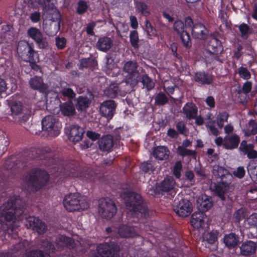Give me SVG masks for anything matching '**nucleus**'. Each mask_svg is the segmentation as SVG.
I'll list each match as a JSON object with an SVG mask.
<instances>
[{
    "label": "nucleus",
    "mask_w": 257,
    "mask_h": 257,
    "mask_svg": "<svg viewBox=\"0 0 257 257\" xmlns=\"http://www.w3.org/2000/svg\"><path fill=\"white\" fill-rule=\"evenodd\" d=\"M252 86V83L250 81L245 82L242 86V90L243 93L246 94L250 92Z\"/></svg>",
    "instance_id": "nucleus-64"
},
{
    "label": "nucleus",
    "mask_w": 257,
    "mask_h": 257,
    "mask_svg": "<svg viewBox=\"0 0 257 257\" xmlns=\"http://www.w3.org/2000/svg\"><path fill=\"white\" fill-rule=\"evenodd\" d=\"M84 130L76 124H69L65 127V133L69 140L74 143L82 140Z\"/></svg>",
    "instance_id": "nucleus-11"
},
{
    "label": "nucleus",
    "mask_w": 257,
    "mask_h": 257,
    "mask_svg": "<svg viewBox=\"0 0 257 257\" xmlns=\"http://www.w3.org/2000/svg\"><path fill=\"white\" fill-rule=\"evenodd\" d=\"M177 152L179 154L182 156H194L195 154L194 151L186 149L183 147H179L178 148Z\"/></svg>",
    "instance_id": "nucleus-53"
},
{
    "label": "nucleus",
    "mask_w": 257,
    "mask_h": 257,
    "mask_svg": "<svg viewBox=\"0 0 257 257\" xmlns=\"http://www.w3.org/2000/svg\"><path fill=\"white\" fill-rule=\"evenodd\" d=\"M198 109L196 105L192 103H186L183 108V112L188 119H193L196 116Z\"/></svg>",
    "instance_id": "nucleus-29"
},
{
    "label": "nucleus",
    "mask_w": 257,
    "mask_h": 257,
    "mask_svg": "<svg viewBox=\"0 0 257 257\" xmlns=\"http://www.w3.org/2000/svg\"><path fill=\"white\" fill-rule=\"evenodd\" d=\"M126 207L130 212H133L138 218L146 217L147 215L146 205L143 202L140 195L132 193L129 196V201L126 203Z\"/></svg>",
    "instance_id": "nucleus-5"
},
{
    "label": "nucleus",
    "mask_w": 257,
    "mask_h": 257,
    "mask_svg": "<svg viewBox=\"0 0 257 257\" xmlns=\"http://www.w3.org/2000/svg\"><path fill=\"white\" fill-rule=\"evenodd\" d=\"M34 5L39 4L45 10L43 26L52 33H56L60 29V16L58 11L53 8L52 0H31Z\"/></svg>",
    "instance_id": "nucleus-2"
},
{
    "label": "nucleus",
    "mask_w": 257,
    "mask_h": 257,
    "mask_svg": "<svg viewBox=\"0 0 257 257\" xmlns=\"http://www.w3.org/2000/svg\"><path fill=\"white\" fill-rule=\"evenodd\" d=\"M226 187H222L220 185L217 186L216 188V193L222 200L225 199L224 194L226 192Z\"/></svg>",
    "instance_id": "nucleus-58"
},
{
    "label": "nucleus",
    "mask_w": 257,
    "mask_h": 257,
    "mask_svg": "<svg viewBox=\"0 0 257 257\" xmlns=\"http://www.w3.org/2000/svg\"><path fill=\"white\" fill-rule=\"evenodd\" d=\"M2 29L5 30L6 32L0 37V43L8 42L12 38L10 32L11 27L8 25H4Z\"/></svg>",
    "instance_id": "nucleus-40"
},
{
    "label": "nucleus",
    "mask_w": 257,
    "mask_h": 257,
    "mask_svg": "<svg viewBox=\"0 0 257 257\" xmlns=\"http://www.w3.org/2000/svg\"><path fill=\"white\" fill-rule=\"evenodd\" d=\"M238 242L237 237L233 233H230L224 237V242L226 246L228 247L235 246Z\"/></svg>",
    "instance_id": "nucleus-36"
},
{
    "label": "nucleus",
    "mask_w": 257,
    "mask_h": 257,
    "mask_svg": "<svg viewBox=\"0 0 257 257\" xmlns=\"http://www.w3.org/2000/svg\"><path fill=\"white\" fill-rule=\"evenodd\" d=\"M176 128L178 132L181 134L185 135L188 133L185 123L183 121H179L177 123Z\"/></svg>",
    "instance_id": "nucleus-57"
},
{
    "label": "nucleus",
    "mask_w": 257,
    "mask_h": 257,
    "mask_svg": "<svg viewBox=\"0 0 257 257\" xmlns=\"http://www.w3.org/2000/svg\"><path fill=\"white\" fill-rule=\"evenodd\" d=\"M141 82L144 87L148 90H151L154 87V83L146 75H144L141 77Z\"/></svg>",
    "instance_id": "nucleus-44"
},
{
    "label": "nucleus",
    "mask_w": 257,
    "mask_h": 257,
    "mask_svg": "<svg viewBox=\"0 0 257 257\" xmlns=\"http://www.w3.org/2000/svg\"><path fill=\"white\" fill-rule=\"evenodd\" d=\"M119 247L114 243H101L97 247L98 254L101 257H120Z\"/></svg>",
    "instance_id": "nucleus-9"
},
{
    "label": "nucleus",
    "mask_w": 257,
    "mask_h": 257,
    "mask_svg": "<svg viewBox=\"0 0 257 257\" xmlns=\"http://www.w3.org/2000/svg\"><path fill=\"white\" fill-rule=\"evenodd\" d=\"M205 125L207 128L209 130L210 132L213 135L216 136L219 135V132L215 126L214 120L206 121Z\"/></svg>",
    "instance_id": "nucleus-48"
},
{
    "label": "nucleus",
    "mask_w": 257,
    "mask_h": 257,
    "mask_svg": "<svg viewBox=\"0 0 257 257\" xmlns=\"http://www.w3.org/2000/svg\"><path fill=\"white\" fill-rule=\"evenodd\" d=\"M212 173L215 176L222 178L225 175L227 174L228 172L227 170L224 168L216 165L213 167Z\"/></svg>",
    "instance_id": "nucleus-41"
},
{
    "label": "nucleus",
    "mask_w": 257,
    "mask_h": 257,
    "mask_svg": "<svg viewBox=\"0 0 257 257\" xmlns=\"http://www.w3.org/2000/svg\"><path fill=\"white\" fill-rule=\"evenodd\" d=\"M137 9L144 16L147 17L150 14L149 10L147 5L143 3H139L137 4Z\"/></svg>",
    "instance_id": "nucleus-49"
},
{
    "label": "nucleus",
    "mask_w": 257,
    "mask_h": 257,
    "mask_svg": "<svg viewBox=\"0 0 257 257\" xmlns=\"http://www.w3.org/2000/svg\"><path fill=\"white\" fill-rule=\"evenodd\" d=\"M60 110L62 113L66 116L72 115L75 113V109L71 101L62 104L60 106Z\"/></svg>",
    "instance_id": "nucleus-34"
},
{
    "label": "nucleus",
    "mask_w": 257,
    "mask_h": 257,
    "mask_svg": "<svg viewBox=\"0 0 257 257\" xmlns=\"http://www.w3.org/2000/svg\"><path fill=\"white\" fill-rule=\"evenodd\" d=\"M48 180V174L44 170H39L27 176L23 181V185L28 189L37 190L45 184Z\"/></svg>",
    "instance_id": "nucleus-4"
},
{
    "label": "nucleus",
    "mask_w": 257,
    "mask_h": 257,
    "mask_svg": "<svg viewBox=\"0 0 257 257\" xmlns=\"http://www.w3.org/2000/svg\"><path fill=\"white\" fill-rule=\"evenodd\" d=\"M130 41L132 46L135 48L138 47L139 36L137 31L131 32L130 34Z\"/></svg>",
    "instance_id": "nucleus-47"
},
{
    "label": "nucleus",
    "mask_w": 257,
    "mask_h": 257,
    "mask_svg": "<svg viewBox=\"0 0 257 257\" xmlns=\"http://www.w3.org/2000/svg\"><path fill=\"white\" fill-rule=\"evenodd\" d=\"M89 103L87 97L80 96L77 99L76 106L78 110H83L88 106Z\"/></svg>",
    "instance_id": "nucleus-39"
},
{
    "label": "nucleus",
    "mask_w": 257,
    "mask_h": 257,
    "mask_svg": "<svg viewBox=\"0 0 257 257\" xmlns=\"http://www.w3.org/2000/svg\"><path fill=\"white\" fill-rule=\"evenodd\" d=\"M175 184L173 177H167L161 183L160 188L162 191L168 192L173 189Z\"/></svg>",
    "instance_id": "nucleus-33"
},
{
    "label": "nucleus",
    "mask_w": 257,
    "mask_h": 257,
    "mask_svg": "<svg viewBox=\"0 0 257 257\" xmlns=\"http://www.w3.org/2000/svg\"><path fill=\"white\" fill-rule=\"evenodd\" d=\"M98 212L102 217L110 219L116 212L115 205L111 199L102 198L98 202Z\"/></svg>",
    "instance_id": "nucleus-7"
},
{
    "label": "nucleus",
    "mask_w": 257,
    "mask_h": 257,
    "mask_svg": "<svg viewBox=\"0 0 257 257\" xmlns=\"http://www.w3.org/2000/svg\"><path fill=\"white\" fill-rule=\"evenodd\" d=\"M66 39L63 38L57 37L56 38V45L58 48L62 49L64 48L66 45Z\"/></svg>",
    "instance_id": "nucleus-62"
},
{
    "label": "nucleus",
    "mask_w": 257,
    "mask_h": 257,
    "mask_svg": "<svg viewBox=\"0 0 257 257\" xmlns=\"http://www.w3.org/2000/svg\"><path fill=\"white\" fill-rule=\"evenodd\" d=\"M168 99L165 94L162 92L158 93L155 98V102L158 105H163L166 103Z\"/></svg>",
    "instance_id": "nucleus-51"
},
{
    "label": "nucleus",
    "mask_w": 257,
    "mask_h": 257,
    "mask_svg": "<svg viewBox=\"0 0 257 257\" xmlns=\"http://www.w3.org/2000/svg\"><path fill=\"white\" fill-rule=\"evenodd\" d=\"M19 201L11 198L0 207V222L3 229L8 232L15 230L19 226L17 218L24 212L23 208L17 206Z\"/></svg>",
    "instance_id": "nucleus-1"
},
{
    "label": "nucleus",
    "mask_w": 257,
    "mask_h": 257,
    "mask_svg": "<svg viewBox=\"0 0 257 257\" xmlns=\"http://www.w3.org/2000/svg\"><path fill=\"white\" fill-rule=\"evenodd\" d=\"M174 30L176 33L180 34V38L184 47L189 49L191 46L190 36L186 31L184 30V25L182 21L177 20L174 24Z\"/></svg>",
    "instance_id": "nucleus-12"
},
{
    "label": "nucleus",
    "mask_w": 257,
    "mask_h": 257,
    "mask_svg": "<svg viewBox=\"0 0 257 257\" xmlns=\"http://www.w3.org/2000/svg\"><path fill=\"white\" fill-rule=\"evenodd\" d=\"M206 217L202 211L195 212L192 215L190 223L193 227L200 228L204 225Z\"/></svg>",
    "instance_id": "nucleus-20"
},
{
    "label": "nucleus",
    "mask_w": 257,
    "mask_h": 257,
    "mask_svg": "<svg viewBox=\"0 0 257 257\" xmlns=\"http://www.w3.org/2000/svg\"><path fill=\"white\" fill-rule=\"evenodd\" d=\"M28 35L36 42L39 48L44 49L48 47L47 39L43 37L41 31L36 28H30L28 30Z\"/></svg>",
    "instance_id": "nucleus-14"
},
{
    "label": "nucleus",
    "mask_w": 257,
    "mask_h": 257,
    "mask_svg": "<svg viewBox=\"0 0 257 257\" xmlns=\"http://www.w3.org/2000/svg\"><path fill=\"white\" fill-rule=\"evenodd\" d=\"M25 257H50V255L47 253L44 254L40 250H36L27 253Z\"/></svg>",
    "instance_id": "nucleus-56"
},
{
    "label": "nucleus",
    "mask_w": 257,
    "mask_h": 257,
    "mask_svg": "<svg viewBox=\"0 0 257 257\" xmlns=\"http://www.w3.org/2000/svg\"><path fill=\"white\" fill-rule=\"evenodd\" d=\"M169 155V151L164 146L157 147L153 151V156L158 160H166L168 159Z\"/></svg>",
    "instance_id": "nucleus-31"
},
{
    "label": "nucleus",
    "mask_w": 257,
    "mask_h": 257,
    "mask_svg": "<svg viewBox=\"0 0 257 257\" xmlns=\"http://www.w3.org/2000/svg\"><path fill=\"white\" fill-rule=\"evenodd\" d=\"M141 169L145 173L150 174L154 170L155 168L151 161H147L141 164Z\"/></svg>",
    "instance_id": "nucleus-46"
},
{
    "label": "nucleus",
    "mask_w": 257,
    "mask_h": 257,
    "mask_svg": "<svg viewBox=\"0 0 257 257\" xmlns=\"http://www.w3.org/2000/svg\"><path fill=\"white\" fill-rule=\"evenodd\" d=\"M207 49L209 53L217 54L222 51V47L220 42L216 38L212 37L207 43Z\"/></svg>",
    "instance_id": "nucleus-24"
},
{
    "label": "nucleus",
    "mask_w": 257,
    "mask_h": 257,
    "mask_svg": "<svg viewBox=\"0 0 257 257\" xmlns=\"http://www.w3.org/2000/svg\"><path fill=\"white\" fill-rule=\"evenodd\" d=\"M61 92L64 96H66L68 98H73L75 95L73 90L69 88L62 89Z\"/></svg>",
    "instance_id": "nucleus-60"
},
{
    "label": "nucleus",
    "mask_w": 257,
    "mask_h": 257,
    "mask_svg": "<svg viewBox=\"0 0 257 257\" xmlns=\"http://www.w3.org/2000/svg\"><path fill=\"white\" fill-rule=\"evenodd\" d=\"M26 226L39 234L44 233L47 230L46 224L34 216H30L26 219Z\"/></svg>",
    "instance_id": "nucleus-13"
},
{
    "label": "nucleus",
    "mask_w": 257,
    "mask_h": 257,
    "mask_svg": "<svg viewBox=\"0 0 257 257\" xmlns=\"http://www.w3.org/2000/svg\"><path fill=\"white\" fill-rule=\"evenodd\" d=\"M208 34L206 27L200 23L195 24L192 27L191 34L194 39L204 40L206 38Z\"/></svg>",
    "instance_id": "nucleus-16"
},
{
    "label": "nucleus",
    "mask_w": 257,
    "mask_h": 257,
    "mask_svg": "<svg viewBox=\"0 0 257 257\" xmlns=\"http://www.w3.org/2000/svg\"><path fill=\"white\" fill-rule=\"evenodd\" d=\"M116 105L113 100H107L102 102L100 107L101 115L108 119H111L115 110Z\"/></svg>",
    "instance_id": "nucleus-15"
},
{
    "label": "nucleus",
    "mask_w": 257,
    "mask_h": 257,
    "mask_svg": "<svg viewBox=\"0 0 257 257\" xmlns=\"http://www.w3.org/2000/svg\"><path fill=\"white\" fill-rule=\"evenodd\" d=\"M17 52L22 59L25 61L30 62L34 60L35 51L32 43L26 41H20L18 45Z\"/></svg>",
    "instance_id": "nucleus-8"
},
{
    "label": "nucleus",
    "mask_w": 257,
    "mask_h": 257,
    "mask_svg": "<svg viewBox=\"0 0 257 257\" xmlns=\"http://www.w3.org/2000/svg\"><path fill=\"white\" fill-rule=\"evenodd\" d=\"M99 148L103 151H109L113 146V137L106 135L101 138L98 142Z\"/></svg>",
    "instance_id": "nucleus-23"
},
{
    "label": "nucleus",
    "mask_w": 257,
    "mask_h": 257,
    "mask_svg": "<svg viewBox=\"0 0 257 257\" xmlns=\"http://www.w3.org/2000/svg\"><path fill=\"white\" fill-rule=\"evenodd\" d=\"M41 247L44 248L48 253L54 252L56 248L47 239L42 241Z\"/></svg>",
    "instance_id": "nucleus-50"
},
{
    "label": "nucleus",
    "mask_w": 257,
    "mask_h": 257,
    "mask_svg": "<svg viewBox=\"0 0 257 257\" xmlns=\"http://www.w3.org/2000/svg\"><path fill=\"white\" fill-rule=\"evenodd\" d=\"M228 114L225 112L219 113L216 116V123L220 128L223 126L224 123L227 121L228 119Z\"/></svg>",
    "instance_id": "nucleus-42"
},
{
    "label": "nucleus",
    "mask_w": 257,
    "mask_h": 257,
    "mask_svg": "<svg viewBox=\"0 0 257 257\" xmlns=\"http://www.w3.org/2000/svg\"><path fill=\"white\" fill-rule=\"evenodd\" d=\"M182 167V165L180 161L177 162L173 167V174L177 178H179L181 176Z\"/></svg>",
    "instance_id": "nucleus-54"
},
{
    "label": "nucleus",
    "mask_w": 257,
    "mask_h": 257,
    "mask_svg": "<svg viewBox=\"0 0 257 257\" xmlns=\"http://www.w3.org/2000/svg\"><path fill=\"white\" fill-rule=\"evenodd\" d=\"M88 8V6L85 2L80 1L78 3L77 12L79 14H83Z\"/></svg>",
    "instance_id": "nucleus-59"
},
{
    "label": "nucleus",
    "mask_w": 257,
    "mask_h": 257,
    "mask_svg": "<svg viewBox=\"0 0 257 257\" xmlns=\"http://www.w3.org/2000/svg\"><path fill=\"white\" fill-rule=\"evenodd\" d=\"M247 170L251 180L257 183V160L250 161L247 165Z\"/></svg>",
    "instance_id": "nucleus-32"
},
{
    "label": "nucleus",
    "mask_w": 257,
    "mask_h": 257,
    "mask_svg": "<svg viewBox=\"0 0 257 257\" xmlns=\"http://www.w3.org/2000/svg\"><path fill=\"white\" fill-rule=\"evenodd\" d=\"M123 69L125 72L132 75V84H137L139 80V75L137 71V64L136 62L135 61L127 62L124 64Z\"/></svg>",
    "instance_id": "nucleus-17"
},
{
    "label": "nucleus",
    "mask_w": 257,
    "mask_h": 257,
    "mask_svg": "<svg viewBox=\"0 0 257 257\" xmlns=\"http://www.w3.org/2000/svg\"><path fill=\"white\" fill-rule=\"evenodd\" d=\"M174 210L179 216L185 217L192 212V205L186 199H175L174 202Z\"/></svg>",
    "instance_id": "nucleus-10"
},
{
    "label": "nucleus",
    "mask_w": 257,
    "mask_h": 257,
    "mask_svg": "<svg viewBox=\"0 0 257 257\" xmlns=\"http://www.w3.org/2000/svg\"><path fill=\"white\" fill-rule=\"evenodd\" d=\"M8 145V137L5 133L0 132V156L7 150Z\"/></svg>",
    "instance_id": "nucleus-38"
},
{
    "label": "nucleus",
    "mask_w": 257,
    "mask_h": 257,
    "mask_svg": "<svg viewBox=\"0 0 257 257\" xmlns=\"http://www.w3.org/2000/svg\"><path fill=\"white\" fill-rule=\"evenodd\" d=\"M240 139L236 135L227 136L224 138L223 146L227 149H232L237 147Z\"/></svg>",
    "instance_id": "nucleus-27"
},
{
    "label": "nucleus",
    "mask_w": 257,
    "mask_h": 257,
    "mask_svg": "<svg viewBox=\"0 0 257 257\" xmlns=\"http://www.w3.org/2000/svg\"><path fill=\"white\" fill-rule=\"evenodd\" d=\"M203 240L212 244L217 240V234L214 232L205 233L203 235Z\"/></svg>",
    "instance_id": "nucleus-45"
},
{
    "label": "nucleus",
    "mask_w": 257,
    "mask_h": 257,
    "mask_svg": "<svg viewBox=\"0 0 257 257\" xmlns=\"http://www.w3.org/2000/svg\"><path fill=\"white\" fill-rule=\"evenodd\" d=\"M86 136L92 141H95L100 137V135L91 131H88L86 132Z\"/></svg>",
    "instance_id": "nucleus-63"
},
{
    "label": "nucleus",
    "mask_w": 257,
    "mask_h": 257,
    "mask_svg": "<svg viewBox=\"0 0 257 257\" xmlns=\"http://www.w3.org/2000/svg\"><path fill=\"white\" fill-rule=\"evenodd\" d=\"M118 235L121 237H133L138 235L134 228L128 225H120L117 229Z\"/></svg>",
    "instance_id": "nucleus-22"
},
{
    "label": "nucleus",
    "mask_w": 257,
    "mask_h": 257,
    "mask_svg": "<svg viewBox=\"0 0 257 257\" xmlns=\"http://www.w3.org/2000/svg\"><path fill=\"white\" fill-rule=\"evenodd\" d=\"M29 84L32 88L39 90L41 92H45L47 89V85L43 83L41 77L32 78L29 81Z\"/></svg>",
    "instance_id": "nucleus-30"
},
{
    "label": "nucleus",
    "mask_w": 257,
    "mask_h": 257,
    "mask_svg": "<svg viewBox=\"0 0 257 257\" xmlns=\"http://www.w3.org/2000/svg\"><path fill=\"white\" fill-rule=\"evenodd\" d=\"M194 79L201 84H210L212 81V77L209 74L197 72L195 74Z\"/></svg>",
    "instance_id": "nucleus-35"
},
{
    "label": "nucleus",
    "mask_w": 257,
    "mask_h": 257,
    "mask_svg": "<svg viewBox=\"0 0 257 257\" xmlns=\"http://www.w3.org/2000/svg\"><path fill=\"white\" fill-rule=\"evenodd\" d=\"M197 203L199 209L203 212L210 208L212 205L211 199L205 194H202L198 197Z\"/></svg>",
    "instance_id": "nucleus-26"
},
{
    "label": "nucleus",
    "mask_w": 257,
    "mask_h": 257,
    "mask_svg": "<svg viewBox=\"0 0 257 257\" xmlns=\"http://www.w3.org/2000/svg\"><path fill=\"white\" fill-rule=\"evenodd\" d=\"M238 74L239 76L243 79L247 80L250 78V73L248 69L243 67L238 68Z\"/></svg>",
    "instance_id": "nucleus-52"
},
{
    "label": "nucleus",
    "mask_w": 257,
    "mask_h": 257,
    "mask_svg": "<svg viewBox=\"0 0 257 257\" xmlns=\"http://www.w3.org/2000/svg\"><path fill=\"white\" fill-rule=\"evenodd\" d=\"M257 249V241L247 240L243 242L240 246V254L248 256L254 253Z\"/></svg>",
    "instance_id": "nucleus-19"
},
{
    "label": "nucleus",
    "mask_w": 257,
    "mask_h": 257,
    "mask_svg": "<svg viewBox=\"0 0 257 257\" xmlns=\"http://www.w3.org/2000/svg\"><path fill=\"white\" fill-rule=\"evenodd\" d=\"M239 150L244 154H246L249 159L257 158V151L254 150V145L253 144H246L245 141H242L240 144Z\"/></svg>",
    "instance_id": "nucleus-21"
},
{
    "label": "nucleus",
    "mask_w": 257,
    "mask_h": 257,
    "mask_svg": "<svg viewBox=\"0 0 257 257\" xmlns=\"http://www.w3.org/2000/svg\"><path fill=\"white\" fill-rule=\"evenodd\" d=\"M118 90V89L117 86L114 84H111L107 90L106 94L109 97L113 98L116 96Z\"/></svg>",
    "instance_id": "nucleus-55"
},
{
    "label": "nucleus",
    "mask_w": 257,
    "mask_h": 257,
    "mask_svg": "<svg viewBox=\"0 0 257 257\" xmlns=\"http://www.w3.org/2000/svg\"><path fill=\"white\" fill-rule=\"evenodd\" d=\"M11 114L10 115L12 118L8 117L10 121H16L18 117L24 111V106L20 101H12L10 104Z\"/></svg>",
    "instance_id": "nucleus-18"
},
{
    "label": "nucleus",
    "mask_w": 257,
    "mask_h": 257,
    "mask_svg": "<svg viewBox=\"0 0 257 257\" xmlns=\"http://www.w3.org/2000/svg\"><path fill=\"white\" fill-rule=\"evenodd\" d=\"M112 40L107 37L100 38L96 44V48L101 51L106 52L111 47Z\"/></svg>",
    "instance_id": "nucleus-28"
},
{
    "label": "nucleus",
    "mask_w": 257,
    "mask_h": 257,
    "mask_svg": "<svg viewBox=\"0 0 257 257\" xmlns=\"http://www.w3.org/2000/svg\"><path fill=\"white\" fill-rule=\"evenodd\" d=\"M28 242L27 240H23L19 243L16 244L12 249V254H21L26 249V246L28 245ZM14 256L16 255L14 254Z\"/></svg>",
    "instance_id": "nucleus-37"
},
{
    "label": "nucleus",
    "mask_w": 257,
    "mask_h": 257,
    "mask_svg": "<svg viewBox=\"0 0 257 257\" xmlns=\"http://www.w3.org/2000/svg\"><path fill=\"white\" fill-rule=\"evenodd\" d=\"M42 126L43 130L47 133L48 136L55 137L59 135L62 125L54 116L49 115L42 119Z\"/></svg>",
    "instance_id": "nucleus-6"
},
{
    "label": "nucleus",
    "mask_w": 257,
    "mask_h": 257,
    "mask_svg": "<svg viewBox=\"0 0 257 257\" xmlns=\"http://www.w3.org/2000/svg\"><path fill=\"white\" fill-rule=\"evenodd\" d=\"M65 208L70 212L87 209L89 204L85 196L79 193H70L66 195L63 199Z\"/></svg>",
    "instance_id": "nucleus-3"
},
{
    "label": "nucleus",
    "mask_w": 257,
    "mask_h": 257,
    "mask_svg": "<svg viewBox=\"0 0 257 257\" xmlns=\"http://www.w3.org/2000/svg\"><path fill=\"white\" fill-rule=\"evenodd\" d=\"M73 240L63 235H58L56 239L55 245L57 250H61L65 246L73 247Z\"/></svg>",
    "instance_id": "nucleus-25"
},
{
    "label": "nucleus",
    "mask_w": 257,
    "mask_h": 257,
    "mask_svg": "<svg viewBox=\"0 0 257 257\" xmlns=\"http://www.w3.org/2000/svg\"><path fill=\"white\" fill-rule=\"evenodd\" d=\"M233 174L238 178H242L245 174V170L243 167H238L233 171Z\"/></svg>",
    "instance_id": "nucleus-61"
},
{
    "label": "nucleus",
    "mask_w": 257,
    "mask_h": 257,
    "mask_svg": "<svg viewBox=\"0 0 257 257\" xmlns=\"http://www.w3.org/2000/svg\"><path fill=\"white\" fill-rule=\"evenodd\" d=\"M245 226L248 227H257V213L250 215L245 221Z\"/></svg>",
    "instance_id": "nucleus-43"
}]
</instances>
